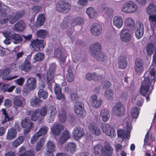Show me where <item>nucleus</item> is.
<instances>
[{
  "mask_svg": "<svg viewBox=\"0 0 156 156\" xmlns=\"http://www.w3.org/2000/svg\"><path fill=\"white\" fill-rule=\"evenodd\" d=\"M110 116V112L107 109H103L101 110L100 113V116L103 121L106 122L108 121Z\"/></svg>",
  "mask_w": 156,
  "mask_h": 156,
  "instance_id": "nucleus-29",
  "label": "nucleus"
},
{
  "mask_svg": "<svg viewBox=\"0 0 156 156\" xmlns=\"http://www.w3.org/2000/svg\"><path fill=\"white\" fill-rule=\"evenodd\" d=\"M48 128L45 126H44L41 127L40 129L36 133L40 136L45 134L47 132Z\"/></svg>",
  "mask_w": 156,
  "mask_h": 156,
  "instance_id": "nucleus-51",
  "label": "nucleus"
},
{
  "mask_svg": "<svg viewBox=\"0 0 156 156\" xmlns=\"http://www.w3.org/2000/svg\"><path fill=\"white\" fill-rule=\"evenodd\" d=\"M113 25L118 29L121 28L123 25V21L122 17L119 15L115 16L112 20Z\"/></svg>",
  "mask_w": 156,
  "mask_h": 156,
  "instance_id": "nucleus-20",
  "label": "nucleus"
},
{
  "mask_svg": "<svg viewBox=\"0 0 156 156\" xmlns=\"http://www.w3.org/2000/svg\"><path fill=\"white\" fill-rule=\"evenodd\" d=\"M2 110L3 114L5 115L4 119L2 121V123L3 124L6 122L11 120L13 118L11 115H9L6 113V111L5 109H2Z\"/></svg>",
  "mask_w": 156,
  "mask_h": 156,
  "instance_id": "nucleus-43",
  "label": "nucleus"
},
{
  "mask_svg": "<svg viewBox=\"0 0 156 156\" xmlns=\"http://www.w3.org/2000/svg\"><path fill=\"white\" fill-rule=\"evenodd\" d=\"M94 152L95 154L101 152L105 156H110L113 152V149L107 143L105 144L103 149H102L101 144L95 146L94 147Z\"/></svg>",
  "mask_w": 156,
  "mask_h": 156,
  "instance_id": "nucleus-3",
  "label": "nucleus"
},
{
  "mask_svg": "<svg viewBox=\"0 0 156 156\" xmlns=\"http://www.w3.org/2000/svg\"><path fill=\"white\" fill-rule=\"evenodd\" d=\"M124 106L120 103L117 104L112 108V112L116 115L121 116L124 114Z\"/></svg>",
  "mask_w": 156,
  "mask_h": 156,
  "instance_id": "nucleus-18",
  "label": "nucleus"
},
{
  "mask_svg": "<svg viewBox=\"0 0 156 156\" xmlns=\"http://www.w3.org/2000/svg\"><path fill=\"white\" fill-rule=\"evenodd\" d=\"M155 49L154 45L152 43H149L147 44L145 48V50L148 55H152Z\"/></svg>",
  "mask_w": 156,
  "mask_h": 156,
  "instance_id": "nucleus-37",
  "label": "nucleus"
},
{
  "mask_svg": "<svg viewBox=\"0 0 156 156\" xmlns=\"http://www.w3.org/2000/svg\"><path fill=\"white\" fill-rule=\"evenodd\" d=\"M86 13L90 18H93L98 15L97 12L92 7H89L86 9Z\"/></svg>",
  "mask_w": 156,
  "mask_h": 156,
  "instance_id": "nucleus-34",
  "label": "nucleus"
},
{
  "mask_svg": "<svg viewBox=\"0 0 156 156\" xmlns=\"http://www.w3.org/2000/svg\"><path fill=\"white\" fill-rule=\"evenodd\" d=\"M7 85L5 84L2 85L1 88V90H2L4 92H5L6 91H7L9 92H12L16 87L15 86H12L11 87H9V88L7 89L6 90V89H5V88L6 87H7Z\"/></svg>",
  "mask_w": 156,
  "mask_h": 156,
  "instance_id": "nucleus-54",
  "label": "nucleus"
},
{
  "mask_svg": "<svg viewBox=\"0 0 156 156\" xmlns=\"http://www.w3.org/2000/svg\"><path fill=\"white\" fill-rule=\"evenodd\" d=\"M90 102L93 108H97L101 105L102 101L101 99H98L96 95L93 94L90 97Z\"/></svg>",
  "mask_w": 156,
  "mask_h": 156,
  "instance_id": "nucleus-15",
  "label": "nucleus"
},
{
  "mask_svg": "<svg viewBox=\"0 0 156 156\" xmlns=\"http://www.w3.org/2000/svg\"><path fill=\"white\" fill-rule=\"evenodd\" d=\"M44 58V55L41 53H38L35 55L34 59L37 61H41Z\"/></svg>",
  "mask_w": 156,
  "mask_h": 156,
  "instance_id": "nucleus-58",
  "label": "nucleus"
},
{
  "mask_svg": "<svg viewBox=\"0 0 156 156\" xmlns=\"http://www.w3.org/2000/svg\"><path fill=\"white\" fill-rule=\"evenodd\" d=\"M70 134L69 131L67 130H65L62 133V135L58 140H57L58 143L59 144H62L66 142L68 139L70 138Z\"/></svg>",
  "mask_w": 156,
  "mask_h": 156,
  "instance_id": "nucleus-23",
  "label": "nucleus"
},
{
  "mask_svg": "<svg viewBox=\"0 0 156 156\" xmlns=\"http://www.w3.org/2000/svg\"><path fill=\"white\" fill-rule=\"evenodd\" d=\"M136 37L139 39L142 37L144 34V30H140V31H134Z\"/></svg>",
  "mask_w": 156,
  "mask_h": 156,
  "instance_id": "nucleus-61",
  "label": "nucleus"
},
{
  "mask_svg": "<svg viewBox=\"0 0 156 156\" xmlns=\"http://www.w3.org/2000/svg\"><path fill=\"white\" fill-rule=\"evenodd\" d=\"M126 56L125 55H121L119 58V67L122 69H124L127 66V63L126 60Z\"/></svg>",
  "mask_w": 156,
  "mask_h": 156,
  "instance_id": "nucleus-27",
  "label": "nucleus"
},
{
  "mask_svg": "<svg viewBox=\"0 0 156 156\" xmlns=\"http://www.w3.org/2000/svg\"><path fill=\"white\" fill-rule=\"evenodd\" d=\"M48 112L50 115L49 116L50 119L48 120V121L49 122L51 123L53 122L54 119L56 116L57 111L54 106H51L49 107Z\"/></svg>",
  "mask_w": 156,
  "mask_h": 156,
  "instance_id": "nucleus-25",
  "label": "nucleus"
},
{
  "mask_svg": "<svg viewBox=\"0 0 156 156\" xmlns=\"http://www.w3.org/2000/svg\"><path fill=\"white\" fill-rule=\"evenodd\" d=\"M142 80H143L140 92L141 95L146 96L145 98L147 101L149 100L148 96L153 89V85L155 82V72L153 66L150 67L149 71L145 73Z\"/></svg>",
  "mask_w": 156,
  "mask_h": 156,
  "instance_id": "nucleus-1",
  "label": "nucleus"
},
{
  "mask_svg": "<svg viewBox=\"0 0 156 156\" xmlns=\"http://www.w3.org/2000/svg\"><path fill=\"white\" fill-rule=\"evenodd\" d=\"M96 59L101 62L103 64H106L108 62V60L106 55L101 51L94 56Z\"/></svg>",
  "mask_w": 156,
  "mask_h": 156,
  "instance_id": "nucleus-30",
  "label": "nucleus"
},
{
  "mask_svg": "<svg viewBox=\"0 0 156 156\" xmlns=\"http://www.w3.org/2000/svg\"><path fill=\"white\" fill-rule=\"evenodd\" d=\"M40 137V136H39V135L37 133H35L31 139L30 142L31 144H34Z\"/></svg>",
  "mask_w": 156,
  "mask_h": 156,
  "instance_id": "nucleus-64",
  "label": "nucleus"
},
{
  "mask_svg": "<svg viewBox=\"0 0 156 156\" xmlns=\"http://www.w3.org/2000/svg\"><path fill=\"white\" fill-rule=\"evenodd\" d=\"M36 84L37 80L35 78L33 77L28 78L24 86L23 92L27 93L34 90L36 87Z\"/></svg>",
  "mask_w": 156,
  "mask_h": 156,
  "instance_id": "nucleus-7",
  "label": "nucleus"
},
{
  "mask_svg": "<svg viewBox=\"0 0 156 156\" xmlns=\"http://www.w3.org/2000/svg\"><path fill=\"white\" fill-rule=\"evenodd\" d=\"M84 105L81 102H77L74 105V111L79 117H83L85 116L86 112L84 108Z\"/></svg>",
  "mask_w": 156,
  "mask_h": 156,
  "instance_id": "nucleus-10",
  "label": "nucleus"
},
{
  "mask_svg": "<svg viewBox=\"0 0 156 156\" xmlns=\"http://www.w3.org/2000/svg\"><path fill=\"white\" fill-rule=\"evenodd\" d=\"M72 133L74 138L77 140L81 138L85 135L83 129L80 126L74 128Z\"/></svg>",
  "mask_w": 156,
  "mask_h": 156,
  "instance_id": "nucleus-16",
  "label": "nucleus"
},
{
  "mask_svg": "<svg viewBox=\"0 0 156 156\" xmlns=\"http://www.w3.org/2000/svg\"><path fill=\"white\" fill-rule=\"evenodd\" d=\"M66 149L68 151L73 153L76 151V144L73 142H69L67 143L66 146Z\"/></svg>",
  "mask_w": 156,
  "mask_h": 156,
  "instance_id": "nucleus-33",
  "label": "nucleus"
},
{
  "mask_svg": "<svg viewBox=\"0 0 156 156\" xmlns=\"http://www.w3.org/2000/svg\"><path fill=\"white\" fill-rule=\"evenodd\" d=\"M137 9L136 5L133 2L129 1V13H133L136 11Z\"/></svg>",
  "mask_w": 156,
  "mask_h": 156,
  "instance_id": "nucleus-45",
  "label": "nucleus"
},
{
  "mask_svg": "<svg viewBox=\"0 0 156 156\" xmlns=\"http://www.w3.org/2000/svg\"><path fill=\"white\" fill-rule=\"evenodd\" d=\"M126 124L124 130L120 129L117 131L118 136L121 137L123 140H128L130 138L131 125L130 122H128Z\"/></svg>",
  "mask_w": 156,
  "mask_h": 156,
  "instance_id": "nucleus-6",
  "label": "nucleus"
},
{
  "mask_svg": "<svg viewBox=\"0 0 156 156\" xmlns=\"http://www.w3.org/2000/svg\"><path fill=\"white\" fill-rule=\"evenodd\" d=\"M149 22L152 28L156 25V15H152L149 17Z\"/></svg>",
  "mask_w": 156,
  "mask_h": 156,
  "instance_id": "nucleus-49",
  "label": "nucleus"
},
{
  "mask_svg": "<svg viewBox=\"0 0 156 156\" xmlns=\"http://www.w3.org/2000/svg\"><path fill=\"white\" fill-rule=\"evenodd\" d=\"M37 76L39 78V90L38 93V97L40 98H42L44 99H45L48 98V95L47 92L43 89L46 85L45 83L43 82V81L45 80V77H44L42 75L39 73L37 74Z\"/></svg>",
  "mask_w": 156,
  "mask_h": 156,
  "instance_id": "nucleus-4",
  "label": "nucleus"
},
{
  "mask_svg": "<svg viewBox=\"0 0 156 156\" xmlns=\"http://www.w3.org/2000/svg\"><path fill=\"white\" fill-rule=\"evenodd\" d=\"M45 44V43L44 40L37 39L32 41L30 45L35 51H38L43 49Z\"/></svg>",
  "mask_w": 156,
  "mask_h": 156,
  "instance_id": "nucleus-12",
  "label": "nucleus"
},
{
  "mask_svg": "<svg viewBox=\"0 0 156 156\" xmlns=\"http://www.w3.org/2000/svg\"><path fill=\"white\" fill-rule=\"evenodd\" d=\"M73 66H69L68 67V73L66 75V79L67 81L69 82H71L73 81L75 78V76L73 73Z\"/></svg>",
  "mask_w": 156,
  "mask_h": 156,
  "instance_id": "nucleus-28",
  "label": "nucleus"
},
{
  "mask_svg": "<svg viewBox=\"0 0 156 156\" xmlns=\"http://www.w3.org/2000/svg\"><path fill=\"white\" fill-rule=\"evenodd\" d=\"M83 22V19L81 17H77L74 19L71 23L72 26L74 27L76 25H80Z\"/></svg>",
  "mask_w": 156,
  "mask_h": 156,
  "instance_id": "nucleus-46",
  "label": "nucleus"
},
{
  "mask_svg": "<svg viewBox=\"0 0 156 156\" xmlns=\"http://www.w3.org/2000/svg\"><path fill=\"white\" fill-rule=\"evenodd\" d=\"M47 109L46 107L41 108L40 109L36 110L31 116V119L33 121H36L40 116H44L47 112Z\"/></svg>",
  "mask_w": 156,
  "mask_h": 156,
  "instance_id": "nucleus-13",
  "label": "nucleus"
},
{
  "mask_svg": "<svg viewBox=\"0 0 156 156\" xmlns=\"http://www.w3.org/2000/svg\"><path fill=\"white\" fill-rule=\"evenodd\" d=\"M54 55L56 57L63 61L66 58L63 52H61L58 49H56L54 52Z\"/></svg>",
  "mask_w": 156,
  "mask_h": 156,
  "instance_id": "nucleus-42",
  "label": "nucleus"
},
{
  "mask_svg": "<svg viewBox=\"0 0 156 156\" xmlns=\"http://www.w3.org/2000/svg\"><path fill=\"white\" fill-rule=\"evenodd\" d=\"M71 8L70 2L67 0L58 3L56 6V10L62 13H66L69 12Z\"/></svg>",
  "mask_w": 156,
  "mask_h": 156,
  "instance_id": "nucleus-8",
  "label": "nucleus"
},
{
  "mask_svg": "<svg viewBox=\"0 0 156 156\" xmlns=\"http://www.w3.org/2000/svg\"><path fill=\"white\" fill-rule=\"evenodd\" d=\"M64 128V126L57 123H55L51 128V132L54 135H58L61 133Z\"/></svg>",
  "mask_w": 156,
  "mask_h": 156,
  "instance_id": "nucleus-22",
  "label": "nucleus"
},
{
  "mask_svg": "<svg viewBox=\"0 0 156 156\" xmlns=\"http://www.w3.org/2000/svg\"><path fill=\"white\" fill-rule=\"evenodd\" d=\"M54 75V70H51L49 69L46 74V78L47 80V83L49 88L50 89L52 88V86L55 84L53 80Z\"/></svg>",
  "mask_w": 156,
  "mask_h": 156,
  "instance_id": "nucleus-14",
  "label": "nucleus"
},
{
  "mask_svg": "<svg viewBox=\"0 0 156 156\" xmlns=\"http://www.w3.org/2000/svg\"><path fill=\"white\" fill-rule=\"evenodd\" d=\"M11 11L9 7L0 2V22L2 24L5 23L9 21L10 23L13 24L22 17L25 13L24 10L19 11L15 14H11Z\"/></svg>",
  "mask_w": 156,
  "mask_h": 156,
  "instance_id": "nucleus-2",
  "label": "nucleus"
},
{
  "mask_svg": "<svg viewBox=\"0 0 156 156\" xmlns=\"http://www.w3.org/2000/svg\"><path fill=\"white\" fill-rule=\"evenodd\" d=\"M102 12L105 17H109L113 14V10L111 8H106L104 9Z\"/></svg>",
  "mask_w": 156,
  "mask_h": 156,
  "instance_id": "nucleus-47",
  "label": "nucleus"
},
{
  "mask_svg": "<svg viewBox=\"0 0 156 156\" xmlns=\"http://www.w3.org/2000/svg\"><path fill=\"white\" fill-rule=\"evenodd\" d=\"M131 115L133 119L137 118L139 115V111L137 108H133L131 110Z\"/></svg>",
  "mask_w": 156,
  "mask_h": 156,
  "instance_id": "nucleus-52",
  "label": "nucleus"
},
{
  "mask_svg": "<svg viewBox=\"0 0 156 156\" xmlns=\"http://www.w3.org/2000/svg\"><path fill=\"white\" fill-rule=\"evenodd\" d=\"M129 2L124 3L121 8L122 11L125 12L129 13Z\"/></svg>",
  "mask_w": 156,
  "mask_h": 156,
  "instance_id": "nucleus-59",
  "label": "nucleus"
},
{
  "mask_svg": "<svg viewBox=\"0 0 156 156\" xmlns=\"http://www.w3.org/2000/svg\"><path fill=\"white\" fill-rule=\"evenodd\" d=\"M30 61V58L27 57L22 66V70L26 72H29L31 71V65Z\"/></svg>",
  "mask_w": 156,
  "mask_h": 156,
  "instance_id": "nucleus-32",
  "label": "nucleus"
},
{
  "mask_svg": "<svg viewBox=\"0 0 156 156\" xmlns=\"http://www.w3.org/2000/svg\"><path fill=\"white\" fill-rule=\"evenodd\" d=\"M143 60L140 58H137L135 61L134 67L144 68L143 66Z\"/></svg>",
  "mask_w": 156,
  "mask_h": 156,
  "instance_id": "nucleus-55",
  "label": "nucleus"
},
{
  "mask_svg": "<svg viewBox=\"0 0 156 156\" xmlns=\"http://www.w3.org/2000/svg\"><path fill=\"white\" fill-rule=\"evenodd\" d=\"M144 30V26L142 23L140 21L137 22L134 31Z\"/></svg>",
  "mask_w": 156,
  "mask_h": 156,
  "instance_id": "nucleus-60",
  "label": "nucleus"
},
{
  "mask_svg": "<svg viewBox=\"0 0 156 156\" xmlns=\"http://www.w3.org/2000/svg\"><path fill=\"white\" fill-rule=\"evenodd\" d=\"M21 125L23 127L25 128L24 130L25 134H27L34 127V124L30 122L27 117H26L22 121Z\"/></svg>",
  "mask_w": 156,
  "mask_h": 156,
  "instance_id": "nucleus-11",
  "label": "nucleus"
},
{
  "mask_svg": "<svg viewBox=\"0 0 156 156\" xmlns=\"http://www.w3.org/2000/svg\"><path fill=\"white\" fill-rule=\"evenodd\" d=\"M88 127L90 132L92 134L98 136L101 134V132L99 127L94 123H90Z\"/></svg>",
  "mask_w": 156,
  "mask_h": 156,
  "instance_id": "nucleus-19",
  "label": "nucleus"
},
{
  "mask_svg": "<svg viewBox=\"0 0 156 156\" xmlns=\"http://www.w3.org/2000/svg\"><path fill=\"white\" fill-rule=\"evenodd\" d=\"M40 102V101L38 98H32L30 100V104L31 105L33 106H37L39 105Z\"/></svg>",
  "mask_w": 156,
  "mask_h": 156,
  "instance_id": "nucleus-57",
  "label": "nucleus"
},
{
  "mask_svg": "<svg viewBox=\"0 0 156 156\" xmlns=\"http://www.w3.org/2000/svg\"><path fill=\"white\" fill-rule=\"evenodd\" d=\"M125 25L127 26L133 27L134 25L133 20L130 18H126L125 21Z\"/></svg>",
  "mask_w": 156,
  "mask_h": 156,
  "instance_id": "nucleus-56",
  "label": "nucleus"
},
{
  "mask_svg": "<svg viewBox=\"0 0 156 156\" xmlns=\"http://www.w3.org/2000/svg\"><path fill=\"white\" fill-rule=\"evenodd\" d=\"M48 34L47 32L44 30H40L36 33V35L37 37L43 38L46 37Z\"/></svg>",
  "mask_w": 156,
  "mask_h": 156,
  "instance_id": "nucleus-48",
  "label": "nucleus"
},
{
  "mask_svg": "<svg viewBox=\"0 0 156 156\" xmlns=\"http://www.w3.org/2000/svg\"><path fill=\"white\" fill-rule=\"evenodd\" d=\"M92 55L94 57L101 51V45L99 43H96L92 44L90 47Z\"/></svg>",
  "mask_w": 156,
  "mask_h": 156,
  "instance_id": "nucleus-24",
  "label": "nucleus"
},
{
  "mask_svg": "<svg viewBox=\"0 0 156 156\" xmlns=\"http://www.w3.org/2000/svg\"><path fill=\"white\" fill-rule=\"evenodd\" d=\"M120 37L122 41L125 42H128L131 38V31L128 29H123L121 31Z\"/></svg>",
  "mask_w": 156,
  "mask_h": 156,
  "instance_id": "nucleus-17",
  "label": "nucleus"
},
{
  "mask_svg": "<svg viewBox=\"0 0 156 156\" xmlns=\"http://www.w3.org/2000/svg\"><path fill=\"white\" fill-rule=\"evenodd\" d=\"M146 12L150 15H153L156 12V6L153 4H150L146 9Z\"/></svg>",
  "mask_w": 156,
  "mask_h": 156,
  "instance_id": "nucleus-38",
  "label": "nucleus"
},
{
  "mask_svg": "<svg viewBox=\"0 0 156 156\" xmlns=\"http://www.w3.org/2000/svg\"><path fill=\"white\" fill-rule=\"evenodd\" d=\"M3 34L5 37H10L12 42L14 44H19L22 41V37L18 34H12L9 31L5 30L3 32Z\"/></svg>",
  "mask_w": 156,
  "mask_h": 156,
  "instance_id": "nucleus-5",
  "label": "nucleus"
},
{
  "mask_svg": "<svg viewBox=\"0 0 156 156\" xmlns=\"http://www.w3.org/2000/svg\"><path fill=\"white\" fill-rule=\"evenodd\" d=\"M25 81V80L23 77H20L19 78L16 80H14V82L16 83L19 86H22L23 85Z\"/></svg>",
  "mask_w": 156,
  "mask_h": 156,
  "instance_id": "nucleus-63",
  "label": "nucleus"
},
{
  "mask_svg": "<svg viewBox=\"0 0 156 156\" xmlns=\"http://www.w3.org/2000/svg\"><path fill=\"white\" fill-rule=\"evenodd\" d=\"M90 32L94 35L99 36L102 32L101 26L98 23L93 24L90 27Z\"/></svg>",
  "mask_w": 156,
  "mask_h": 156,
  "instance_id": "nucleus-21",
  "label": "nucleus"
},
{
  "mask_svg": "<svg viewBox=\"0 0 156 156\" xmlns=\"http://www.w3.org/2000/svg\"><path fill=\"white\" fill-rule=\"evenodd\" d=\"M17 135L16 129L14 128H11L8 130L6 136V139L8 140H11L15 138Z\"/></svg>",
  "mask_w": 156,
  "mask_h": 156,
  "instance_id": "nucleus-31",
  "label": "nucleus"
},
{
  "mask_svg": "<svg viewBox=\"0 0 156 156\" xmlns=\"http://www.w3.org/2000/svg\"><path fill=\"white\" fill-rule=\"evenodd\" d=\"M81 56V54L80 53L75 52L72 55L73 62L75 63L78 62L80 60Z\"/></svg>",
  "mask_w": 156,
  "mask_h": 156,
  "instance_id": "nucleus-53",
  "label": "nucleus"
},
{
  "mask_svg": "<svg viewBox=\"0 0 156 156\" xmlns=\"http://www.w3.org/2000/svg\"><path fill=\"white\" fill-rule=\"evenodd\" d=\"M45 20V16L43 14H40L38 15L37 18L35 25L37 27L42 26Z\"/></svg>",
  "mask_w": 156,
  "mask_h": 156,
  "instance_id": "nucleus-35",
  "label": "nucleus"
},
{
  "mask_svg": "<svg viewBox=\"0 0 156 156\" xmlns=\"http://www.w3.org/2000/svg\"><path fill=\"white\" fill-rule=\"evenodd\" d=\"M58 117L59 121L62 123H64L66 119V115L65 111L63 109L61 110L59 112Z\"/></svg>",
  "mask_w": 156,
  "mask_h": 156,
  "instance_id": "nucleus-39",
  "label": "nucleus"
},
{
  "mask_svg": "<svg viewBox=\"0 0 156 156\" xmlns=\"http://www.w3.org/2000/svg\"><path fill=\"white\" fill-rule=\"evenodd\" d=\"M26 26L24 21L20 20L14 25V28L18 31H22L25 28Z\"/></svg>",
  "mask_w": 156,
  "mask_h": 156,
  "instance_id": "nucleus-36",
  "label": "nucleus"
},
{
  "mask_svg": "<svg viewBox=\"0 0 156 156\" xmlns=\"http://www.w3.org/2000/svg\"><path fill=\"white\" fill-rule=\"evenodd\" d=\"M101 128L103 132L107 135L112 138L115 137L116 133L114 129L109 124L107 123L102 124Z\"/></svg>",
  "mask_w": 156,
  "mask_h": 156,
  "instance_id": "nucleus-9",
  "label": "nucleus"
},
{
  "mask_svg": "<svg viewBox=\"0 0 156 156\" xmlns=\"http://www.w3.org/2000/svg\"><path fill=\"white\" fill-rule=\"evenodd\" d=\"M71 18V17L69 16H67L65 17L61 24V27L63 29L66 28L69 24V22Z\"/></svg>",
  "mask_w": 156,
  "mask_h": 156,
  "instance_id": "nucleus-41",
  "label": "nucleus"
},
{
  "mask_svg": "<svg viewBox=\"0 0 156 156\" xmlns=\"http://www.w3.org/2000/svg\"><path fill=\"white\" fill-rule=\"evenodd\" d=\"M34 152L33 151H28L22 154H20V156H34Z\"/></svg>",
  "mask_w": 156,
  "mask_h": 156,
  "instance_id": "nucleus-62",
  "label": "nucleus"
},
{
  "mask_svg": "<svg viewBox=\"0 0 156 156\" xmlns=\"http://www.w3.org/2000/svg\"><path fill=\"white\" fill-rule=\"evenodd\" d=\"M113 94V90L110 89H108L105 91L104 95L107 99H112Z\"/></svg>",
  "mask_w": 156,
  "mask_h": 156,
  "instance_id": "nucleus-50",
  "label": "nucleus"
},
{
  "mask_svg": "<svg viewBox=\"0 0 156 156\" xmlns=\"http://www.w3.org/2000/svg\"><path fill=\"white\" fill-rule=\"evenodd\" d=\"M13 104L16 107H22L25 105L23 99L19 96H16L13 99Z\"/></svg>",
  "mask_w": 156,
  "mask_h": 156,
  "instance_id": "nucleus-26",
  "label": "nucleus"
},
{
  "mask_svg": "<svg viewBox=\"0 0 156 156\" xmlns=\"http://www.w3.org/2000/svg\"><path fill=\"white\" fill-rule=\"evenodd\" d=\"M44 144V139L41 138L37 143L35 149L37 151H40L42 149L43 147Z\"/></svg>",
  "mask_w": 156,
  "mask_h": 156,
  "instance_id": "nucleus-44",
  "label": "nucleus"
},
{
  "mask_svg": "<svg viewBox=\"0 0 156 156\" xmlns=\"http://www.w3.org/2000/svg\"><path fill=\"white\" fill-rule=\"evenodd\" d=\"M46 151L53 153L55 151L56 147L53 143L51 141H49L46 144Z\"/></svg>",
  "mask_w": 156,
  "mask_h": 156,
  "instance_id": "nucleus-40",
  "label": "nucleus"
}]
</instances>
